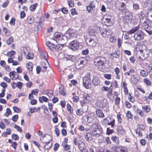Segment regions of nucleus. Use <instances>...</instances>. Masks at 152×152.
<instances>
[{
    "label": "nucleus",
    "instance_id": "f3484780",
    "mask_svg": "<svg viewBox=\"0 0 152 152\" xmlns=\"http://www.w3.org/2000/svg\"><path fill=\"white\" fill-rule=\"evenodd\" d=\"M48 138L49 139L48 141L45 142L46 144L44 146V148L45 149H48L51 146V144H50V142L51 140V137L48 135Z\"/></svg>",
    "mask_w": 152,
    "mask_h": 152
},
{
    "label": "nucleus",
    "instance_id": "6ab92c4d",
    "mask_svg": "<svg viewBox=\"0 0 152 152\" xmlns=\"http://www.w3.org/2000/svg\"><path fill=\"white\" fill-rule=\"evenodd\" d=\"M40 55L41 58L46 60L48 63L47 58V54L45 52H40Z\"/></svg>",
    "mask_w": 152,
    "mask_h": 152
},
{
    "label": "nucleus",
    "instance_id": "69168bd1",
    "mask_svg": "<svg viewBox=\"0 0 152 152\" xmlns=\"http://www.w3.org/2000/svg\"><path fill=\"white\" fill-rule=\"evenodd\" d=\"M72 99L74 102H77L79 100V98L77 96H75L72 97Z\"/></svg>",
    "mask_w": 152,
    "mask_h": 152
},
{
    "label": "nucleus",
    "instance_id": "c85d7f7f",
    "mask_svg": "<svg viewBox=\"0 0 152 152\" xmlns=\"http://www.w3.org/2000/svg\"><path fill=\"white\" fill-rule=\"evenodd\" d=\"M132 18V15L125 17L126 22L127 23H131Z\"/></svg>",
    "mask_w": 152,
    "mask_h": 152
},
{
    "label": "nucleus",
    "instance_id": "c756f323",
    "mask_svg": "<svg viewBox=\"0 0 152 152\" xmlns=\"http://www.w3.org/2000/svg\"><path fill=\"white\" fill-rule=\"evenodd\" d=\"M88 33L89 35L91 36H95L97 34L95 30L94 29H90Z\"/></svg>",
    "mask_w": 152,
    "mask_h": 152
},
{
    "label": "nucleus",
    "instance_id": "49530a36",
    "mask_svg": "<svg viewBox=\"0 0 152 152\" xmlns=\"http://www.w3.org/2000/svg\"><path fill=\"white\" fill-rule=\"evenodd\" d=\"M13 109L15 112L18 113L20 112V110L16 106L13 107Z\"/></svg>",
    "mask_w": 152,
    "mask_h": 152
},
{
    "label": "nucleus",
    "instance_id": "603ef678",
    "mask_svg": "<svg viewBox=\"0 0 152 152\" xmlns=\"http://www.w3.org/2000/svg\"><path fill=\"white\" fill-rule=\"evenodd\" d=\"M136 133L138 134L139 136L142 137V133L141 132L139 129H137L136 131Z\"/></svg>",
    "mask_w": 152,
    "mask_h": 152
},
{
    "label": "nucleus",
    "instance_id": "052dcab7",
    "mask_svg": "<svg viewBox=\"0 0 152 152\" xmlns=\"http://www.w3.org/2000/svg\"><path fill=\"white\" fill-rule=\"evenodd\" d=\"M73 142L75 145H78V144L80 143V141L78 140L77 138H75L73 140Z\"/></svg>",
    "mask_w": 152,
    "mask_h": 152
},
{
    "label": "nucleus",
    "instance_id": "6e6d98bb",
    "mask_svg": "<svg viewBox=\"0 0 152 152\" xmlns=\"http://www.w3.org/2000/svg\"><path fill=\"white\" fill-rule=\"evenodd\" d=\"M59 145L58 144L56 143L55 144L54 146L53 150L54 151H56L57 150L58 147H59Z\"/></svg>",
    "mask_w": 152,
    "mask_h": 152
},
{
    "label": "nucleus",
    "instance_id": "e433bc0d",
    "mask_svg": "<svg viewBox=\"0 0 152 152\" xmlns=\"http://www.w3.org/2000/svg\"><path fill=\"white\" fill-rule=\"evenodd\" d=\"M13 39L12 37H10L8 39H7L6 42L7 44L10 45L13 42Z\"/></svg>",
    "mask_w": 152,
    "mask_h": 152
},
{
    "label": "nucleus",
    "instance_id": "cd10ccee",
    "mask_svg": "<svg viewBox=\"0 0 152 152\" xmlns=\"http://www.w3.org/2000/svg\"><path fill=\"white\" fill-rule=\"evenodd\" d=\"M140 74L143 77H145L148 76V72L145 70H142L140 72Z\"/></svg>",
    "mask_w": 152,
    "mask_h": 152
},
{
    "label": "nucleus",
    "instance_id": "a211bd4d",
    "mask_svg": "<svg viewBox=\"0 0 152 152\" xmlns=\"http://www.w3.org/2000/svg\"><path fill=\"white\" fill-rule=\"evenodd\" d=\"M96 113L97 116L99 117L103 118L104 116L102 110L100 109H97L96 110Z\"/></svg>",
    "mask_w": 152,
    "mask_h": 152
},
{
    "label": "nucleus",
    "instance_id": "f257e3e1",
    "mask_svg": "<svg viewBox=\"0 0 152 152\" xmlns=\"http://www.w3.org/2000/svg\"><path fill=\"white\" fill-rule=\"evenodd\" d=\"M77 37L75 31L72 29H69L65 33L64 35L60 33H56L54 34L53 40L58 43H65L68 40L73 39Z\"/></svg>",
    "mask_w": 152,
    "mask_h": 152
},
{
    "label": "nucleus",
    "instance_id": "338daca9",
    "mask_svg": "<svg viewBox=\"0 0 152 152\" xmlns=\"http://www.w3.org/2000/svg\"><path fill=\"white\" fill-rule=\"evenodd\" d=\"M90 8H91L92 10H94L95 9V5L94 4H93L92 3H91L88 6Z\"/></svg>",
    "mask_w": 152,
    "mask_h": 152
},
{
    "label": "nucleus",
    "instance_id": "393cba45",
    "mask_svg": "<svg viewBox=\"0 0 152 152\" xmlns=\"http://www.w3.org/2000/svg\"><path fill=\"white\" fill-rule=\"evenodd\" d=\"M122 12L125 15V17L132 15V14L131 12H129L127 9L124 11H123Z\"/></svg>",
    "mask_w": 152,
    "mask_h": 152
},
{
    "label": "nucleus",
    "instance_id": "09e8293b",
    "mask_svg": "<svg viewBox=\"0 0 152 152\" xmlns=\"http://www.w3.org/2000/svg\"><path fill=\"white\" fill-rule=\"evenodd\" d=\"M18 115H14L12 118V119L14 122H16L18 118Z\"/></svg>",
    "mask_w": 152,
    "mask_h": 152
},
{
    "label": "nucleus",
    "instance_id": "680f3d73",
    "mask_svg": "<svg viewBox=\"0 0 152 152\" xmlns=\"http://www.w3.org/2000/svg\"><path fill=\"white\" fill-rule=\"evenodd\" d=\"M15 72L14 71L13 72H11L10 73V74H9L10 76V78H12V79H13V78L14 77H15L14 73H15Z\"/></svg>",
    "mask_w": 152,
    "mask_h": 152
},
{
    "label": "nucleus",
    "instance_id": "20e7f679",
    "mask_svg": "<svg viewBox=\"0 0 152 152\" xmlns=\"http://www.w3.org/2000/svg\"><path fill=\"white\" fill-rule=\"evenodd\" d=\"M91 130L93 136L96 137L100 136L102 132V129L101 126L96 123H94L92 125Z\"/></svg>",
    "mask_w": 152,
    "mask_h": 152
},
{
    "label": "nucleus",
    "instance_id": "864d4df0",
    "mask_svg": "<svg viewBox=\"0 0 152 152\" xmlns=\"http://www.w3.org/2000/svg\"><path fill=\"white\" fill-rule=\"evenodd\" d=\"M62 145L64 147V148L65 150L67 151L69 150L70 148V146L69 145L66 144L64 146V144L63 143L62 144Z\"/></svg>",
    "mask_w": 152,
    "mask_h": 152
},
{
    "label": "nucleus",
    "instance_id": "bb28decb",
    "mask_svg": "<svg viewBox=\"0 0 152 152\" xmlns=\"http://www.w3.org/2000/svg\"><path fill=\"white\" fill-rule=\"evenodd\" d=\"M84 145L85 144L83 142L80 141V143L78 146L80 150L82 151L84 149Z\"/></svg>",
    "mask_w": 152,
    "mask_h": 152
},
{
    "label": "nucleus",
    "instance_id": "5fc2aeb1",
    "mask_svg": "<svg viewBox=\"0 0 152 152\" xmlns=\"http://www.w3.org/2000/svg\"><path fill=\"white\" fill-rule=\"evenodd\" d=\"M20 18H24L26 15V14L24 11H22L20 12Z\"/></svg>",
    "mask_w": 152,
    "mask_h": 152
},
{
    "label": "nucleus",
    "instance_id": "b1692460",
    "mask_svg": "<svg viewBox=\"0 0 152 152\" xmlns=\"http://www.w3.org/2000/svg\"><path fill=\"white\" fill-rule=\"evenodd\" d=\"M145 31L149 34H152V28L149 25L147 28L145 29Z\"/></svg>",
    "mask_w": 152,
    "mask_h": 152
},
{
    "label": "nucleus",
    "instance_id": "de8ad7c7",
    "mask_svg": "<svg viewBox=\"0 0 152 152\" xmlns=\"http://www.w3.org/2000/svg\"><path fill=\"white\" fill-rule=\"evenodd\" d=\"M137 113H138L142 117L144 116V113H143L142 111L140 109H137Z\"/></svg>",
    "mask_w": 152,
    "mask_h": 152
},
{
    "label": "nucleus",
    "instance_id": "9b49d317",
    "mask_svg": "<svg viewBox=\"0 0 152 152\" xmlns=\"http://www.w3.org/2000/svg\"><path fill=\"white\" fill-rule=\"evenodd\" d=\"M102 36L104 37H110L111 36V32L110 30L103 28L100 31Z\"/></svg>",
    "mask_w": 152,
    "mask_h": 152
},
{
    "label": "nucleus",
    "instance_id": "39448f33",
    "mask_svg": "<svg viewBox=\"0 0 152 152\" xmlns=\"http://www.w3.org/2000/svg\"><path fill=\"white\" fill-rule=\"evenodd\" d=\"M127 2V0H117L116 2V7L122 12L126 9Z\"/></svg>",
    "mask_w": 152,
    "mask_h": 152
},
{
    "label": "nucleus",
    "instance_id": "4be33fe9",
    "mask_svg": "<svg viewBox=\"0 0 152 152\" xmlns=\"http://www.w3.org/2000/svg\"><path fill=\"white\" fill-rule=\"evenodd\" d=\"M49 49L51 50H54V45L51 43L49 42H48L46 43Z\"/></svg>",
    "mask_w": 152,
    "mask_h": 152
},
{
    "label": "nucleus",
    "instance_id": "13d9d810",
    "mask_svg": "<svg viewBox=\"0 0 152 152\" xmlns=\"http://www.w3.org/2000/svg\"><path fill=\"white\" fill-rule=\"evenodd\" d=\"M111 75L110 74H104V77L106 79L110 80L111 79Z\"/></svg>",
    "mask_w": 152,
    "mask_h": 152
},
{
    "label": "nucleus",
    "instance_id": "bf43d9fd",
    "mask_svg": "<svg viewBox=\"0 0 152 152\" xmlns=\"http://www.w3.org/2000/svg\"><path fill=\"white\" fill-rule=\"evenodd\" d=\"M140 142L142 145H145L146 143V140L144 139H142L140 140Z\"/></svg>",
    "mask_w": 152,
    "mask_h": 152
},
{
    "label": "nucleus",
    "instance_id": "dca6fc26",
    "mask_svg": "<svg viewBox=\"0 0 152 152\" xmlns=\"http://www.w3.org/2000/svg\"><path fill=\"white\" fill-rule=\"evenodd\" d=\"M92 135L91 133L87 132L84 137L85 139L87 141H91L92 140Z\"/></svg>",
    "mask_w": 152,
    "mask_h": 152
},
{
    "label": "nucleus",
    "instance_id": "c9c22d12",
    "mask_svg": "<svg viewBox=\"0 0 152 152\" xmlns=\"http://www.w3.org/2000/svg\"><path fill=\"white\" fill-rule=\"evenodd\" d=\"M15 53L16 52L15 51L11 50L7 53V56L8 57H11L14 55L15 54Z\"/></svg>",
    "mask_w": 152,
    "mask_h": 152
},
{
    "label": "nucleus",
    "instance_id": "c03bdc74",
    "mask_svg": "<svg viewBox=\"0 0 152 152\" xmlns=\"http://www.w3.org/2000/svg\"><path fill=\"white\" fill-rule=\"evenodd\" d=\"M112 90H109L108 91V92L107 94V96L108 98L110 99H111V96L112 95Z\"/></svg>",
    "mask_w": 152,
    "mask_h": 152
},
{
    "label": "nucleus",
    "instance_id": "423d86ee",
    "mask_svg": "<svg viewBox=\"0 0 152 152\" xmlns=\"http://www.w3.org/2000/svg\"><path fill=\"white\" fill-rule=\"evenodd\" d=\"M83 85L86 88L89 89L91 88L92 86L89 73L83 77Z\"/></svg>",
    "mask_w": 152,
    "mask_h": 152
},
{
    "label": "nucleus",
    "instance_id": "f8f14e48",
    "mask_svg": "<svg viewBox=\"0 0 152 152\" xmlns=\"http://www.w3.org/2000/svg\"><path fill=\"white\" fill-rule=\"evenodd\" d=\"M131 80L133 83L136 84L138 83L140 80V77L139 75H132Z\"/></svg>",
    "mask_w": 152,
    "mask_h": 152
},
{
    "label": "nucleus",
    "instance_id": "4d7b16f0",
    "mask_svg": "<svg viewBox=\"0 0 152 152\" xmlns=\"http://www.w3.org/2000/svg\"><path fill=\"white\" fill-rule=\"evenodd\" d=\"M115 122V120L113 119L110 122H108L107 124L109 125H111V127H113L114 126V123Z\"/></svg>",
    "mask_w": 152,
    "mask_h": 152
},
{
    "label": "nucleus",
    "instance_id": "4468645a",
    "mask_svg": "<svg viewBox=\"0 0 152 152\" xmlns=\"http://www.w3.org/2000/svg\"><path fill=\"white\" fill-rule=\"evenodd\" d=\"M117 132L119 135L124 134L125 133V130L123 129L122 126H119L117 128Z\"/></svg>",
    "mask_w": 152,
    "mask_h": 152
},
{
    "label": "nucleus",
    "instance_id": "58836bf2",
    "mask_svg": "<svg viewBox=\"0 0 152 152\" xmlns=\"http://www.w3.org/2000/svg\"><path fill=\"white\" fill-rule=\"evenodd\" d=\"M59 92L63 96H65L66 95V93L64 92V89L63 88H61L60 87H59Z\"/></svg>",
    "mask_w": 152,
    "mask_h": 152
},
{
    "label": "nucleus",
    "instance_id": "a19ab883",
    "mask_svg": "<svg viewBox=\"0 0 152 152\" xmlns=\"http://www.w3.org/2000/svg\"><path fill=\"white\" fill-rule=\"evenodd\" d=\"M120 98L119 97H116L115 99V103L116 105H118L120 103Z\"/></svg>",
    "mask_w": 152,
    "mask_h": 152
},
{
    "label": "nucleus",
    "instance_id": "72a5a7b5",
    "mask_svg": "<svg viewBox=\"0 0 152 152\" xmlns=\"http://www.w3.org/2000/svg\"><path fill=\"white\" fill-rule=\"evenodd\" d=\"M37 6V3L31 5L30 7V10L32 12L34 11L35 10Z\"/></svg>",
    "mask_w": 152,
    "mask_h": 152
},
{
    "label": "nucleus",
    "instance_id": "774afa93",
    "mask_svg": "<svg viewBox=\"0 0 152 152\" xmlns=\"http://www.w3.org/2000/svg\"><path fill=\"white\" fill-rule=\"evenodd\" d=\"M149 25L146 22V21H144L142 25V26L144 27L145 29L146 28H147V27H148Z\"/></svg>",
    "mask_w": 152,
    "mask_h": 152
},
{
    "label": "nucleus",
    "instance_id": "0eeeda50",
    "mask_svg": "<svg viewBox=\"0 0 152 152\" xmlns=\"http://www.w3.org/2000/svg\"><path fill=\"white\" fill-rule=\"evenodd\" d=\"M112 18L113 17L111 15L106 14L103 18V21L106 26H111L113 25V20L112 19Z\"/></svg>",
    "mask_w": 152,
    "mask_h": 152
},
{
    "label": "nucleus",
    "instance_id": "4c0bfd02",
    "mask_svg": "<svg viewBox=\"0 0 152 152\" xmlns=\"http://www.w3.org/2000/svg\"><path fill=\"white\" fill-rule=\"evenodd\" d=\"M28 22L31 24L34 22V19L30 17H28L27 18Z\"/></svg>",
    "mask_w": 152,
    "mask_h": 152
},
{
    "label": "nucleus",
    "instance_id": "473e14b6",
    "mask_svg": "<svg viewBox=\"0 0 152 152\" xmlns=\"http://www.w3.org/2000/svg\"><path fill=\"white\" fill-rule=\"evenodd\" d=\"M111 139L115 143L118 144L119 141L118 138L116 136H113L112 137Z\"/></svg>",
    "mask_w": 152,
    "mask_h": 152
},
{
    "label": "nucleus",
    "instance_id": "8fccbe9b",
    "mask_svg": "<svg viewBox=\"0 0 152 152\" xmlns=\"http://www.w3.org/2000/svg\"><path fill=\"white\" fill-rule=\"evenodd\" d=\"M75 66L76 68L78 69H80L82 67V66H80L79 62H77L75 63Z\"/></svg>",
    "mask_w": 152,
    "mask_h": 152
},
{
    "label": "nucleus",
    "instance_id": "79ce46f5",
    "mask_svg": "<svg viewBox=\"0 0 152 152\" xmlns=\"http://www.w3.org/2000/svg\"><path fill=\"white\" fill-rule=\"evenodd\" d=\"M68 4L69 7H72L74 6V1L71 0H68Z\"/></svg>",
    "mask_w": 152,
    "mask_h": 152
},
{
    "label": "nucleus",
    "instance_id": "ddd939ff",
    "mask_svg": "<svg viewBox=\"0 0 152 152\" xmlns=\"http://www.w3.org/2000/svg\"><path fill=\"white\" fill-rule=\"evenodd\" d=\"M92 83L94 86H97L99 85L100 83V80L97 77H94L92 80Z\"/></svg>",
    "mask_w": 152,
    "mask_h": 152
},
{
    "label": "nucleus",
    "instance_id": "9d476101",
    "mask_svg": "<svg viewBox=\"0 0 152 152\" xmlns=\"http://www.w3.org/2000/svg\"><path fill=\"white\" fill-rule=\"evenodd\" d=\"M112 150L113 152H127L126 148L122 146H113Z\"/></svg>",
    "mask_w": 152,
    "mask_h": 152
},
{
    "label": "nucleus",
    "instance_id": "f704fd0d",
    "mask_svg": "<svg viewBox=\"0 0 152 152\" xmlns=\"http://www.w3.org/2000/svg\"><path fill=\"white\" fill-rule=\"evenodd\" d=\"M144 82L148 86H150L151 84L150 80L148 78H145L143 80Z\"/></svg>",
    "mask_w": 152,
    "mask_h": 152
},
{
    "label": "nucleus",
    "instance_id": "f03ea898",
    "mask_svg": "<svg viewBox=\"0 0 152 152\" xmlns=\"http://www.w3.org/2000/svg\"><path fill=\"white\" fill-rule=\"evenodd\" d=\"M140 28L139 25L136 27L133 28L131 29L127 32V33L129 34H134V37L135 40L140 41L142 40L144 38V33L141 30H140Z\"/></svg>",
    "mask_w": 152,
    "mask_h": 152
},
{
    "label": "nucleus",
    "instance_id": "37998d69",
    "mask_svg": "<svg viewBox=\"0 0 152 152\" xmlns=\"http://www.w3.org/2000/svg\"><path fill=\"white\" fill-rule=\"evenodd\" d=\"M111 55L113 56V57L117 58H118L119 56V54L117 52L113 53L111 54Z\"/></svg>",
    "mask_w": 152,
    "mask_h": 152
},
{
    "label": "nucleus",
    "instance_id": "2f4dec72",
    "mask_svg": "<svg viewBox=\"0 0 152 152\" xmlns=\"http://www.w3.org/2000/svg\"><path fill=\"white\" fill-rule=\"evenodd\" d=\"M133 10L135 11H137L139 8V6L137 4H133Z\"/></svg>",
    "mask_w": 152,
    "mask_h": 152
},
{
    "label": "nucleus",
    "instance_id": "a878e982",
    "mask_svg": "<svg viewBox=\"0 0 152 152\" xmlns=\"http://www.w3.org/2000/svg\"><path fill=\"white\" fill-rule=\"evenodd\" d=\"M90 97L88 96L87 94H85L83 95V100L85 101V102L87 103L89 102Z\"/></svg>",
    "mask_w": 152,
    "mask_h": 152
},
{
    "label": "nucleus",
    "instance_id": "7c9ffc66",
    "mask_svg": "<svg viewBox=\"0 0 152 152\" xmlns=\"http://www.w3.org/2000/svg\"><path fill=\"white\" fill-rule=\"evenodd\" d=\"M84 112L82 108L77 109V110L76 113L77 115L81 116L83 114Z\"/></svg>",
    "mask_w": 152,
    "mask_h": 152
},
{
    "label": "nucleus",
    "instance_id": "1a4fd4ad",
    "mask_svg": "<svg viewBox=\"0 0 152 152\" xmlns=\"http://www.w3.org/2000/svg\"><path fill=\"white\" fill-rule=\"evenodd\" d=\"M69 47L72 50H76L80 47L79 43L76 40H73L69 43Z\"/></svg>",
    "mask_w": 152,
    "mask_h": 152
},
{
    "label": "nucleus",
    "instance_id": "3c124183",
    "mask_svg": "<svg viewBox=\"0 0 152 152\" xmlns=\"http://www.w3.org/2000/svg\"><path fill=\"white\" fill-rule=\"evenodd\" d=\"M21 54L22 55L23 54H24L25 55L26 54V48H25L23 47L21 48Z\"/></svg>",
    "mask_w": 152,
    "mask_h": 152
},
{
    "label": "nucleus",
    "instance_id": "2eb2a0df",
    "mask_svg": "<svg viewBox=\"0 0 152 152\" xmlns=\"http://www.w3.org/2000/svg\"><path fill=\"white\" fill-rule=\"evenodd\" d=\"M86 43L88 46L93 47L95 46L96 42L94 39L92 38H90L88 41L86 42Z\"/></svg>",
    "mask_w": 152,
    "mask_h": 152
},
{
    "label": "nucleus",
    "instance_id": "0e129e2a",
    "mask_svg": "<svg viewBox=\"0 0 152 152\" xmlns=\"http://www.w3.org/2000/svg\"><path fill=\"white\" fill-rule=\"evenodd\" d=\"M89 53V51L88 49H86L83 50L82 51V53L84 55H87Z\"/></svg>",
    "mask_w": 152,
    "mask_h": 152
},
{
    "label": "nucleus",
    "instance_id": "ea45409f",
    "mask_svg": "<svg viewBox=\"0 0 152 152\" xmlns=\"http://www.w3.org/2000/svg\"><path fill=\"white\" fill-rule=\"evenodd\" d=\"M12 139L15 140H18L19 139V137L16 134H13L12 135Z\"/></svg>",
    "mask_w": 152,
    "mask_h": 152
},
{
    "label": "nucleus",
    "instance_id": "5701e85b",
    "mask_svg": "<svg viewBox=\"0 0 152 152\" xmlns=\"http://www.w3.org/2000/svg\"><path fill=\"white\" fill-rule=\"evenodd\" d=\"M142 109L146 113H148L151 110L150 106L149 105L142 106Z\"/></svg>",
    "mask_w": 152,
    "mask_h": 152
},
{
    "label": "nucleus",
    "instance_id": "aec40b11",
    "mask_svg": "<svg viewBox=\"0 0 152 152\" xmlns=\"http://www.w3.org/2000/svg\"><path fill=\"white\" fill-rule=\"evenodd\" d=\"M62 43L63 44L58 45L54 47V49L56 51H61L63 47L62 45L64 43Z\"/></svg>",
    "mask_w": 152,
    "mask_h": 152
},
{
    "label": "nucleus",
    "instance_id": "6e6552de",
    "mask_svg": "<svg viewBox=\"0 0 152 152\" xmlns=\"http://www.w3.org/2000/svg\"><path fill=\"white\" fill-rule=\"evenodd\" d=\"M94 118V114L89 113L86 115L83 116L82 119L85 122L90 123L93 121Z\"/></svg>",
    "mask_w": 152,
    "mask_h": 152
},
{
    "label": "nucleus",
    "instance_id": "e2e57ef3",
    "mask_svg": "<svg viewBox=\"0 0 152 152\" xmlns=\"http://www.w3.org/2000/svg\"><path fill=\"white\" fill-rule=\"evenodd\" d=\"M71 107L69 104H67V109L68 111H69L70 113H72V111L71 110Z\"/></svg>",
    "mask_w": 152,
    "mask_h": 152
},
{
    "label": "nucleus",
    "instance_id": "412c9836",
    "mask_svg": "<svg viewBox=\"0 0 152 152\" xmlns=\"http://www.w3.org/2000/svg\"><path fill=\"white\" fill-rule=\"evenodd\" d=\"M33 65L31 62H29L27 64V70L29 72L32 71Z\"/></svg>",
    "mask_w": 152,
    "mask_h": 152
},
{
    "label": "nucleus",
    "instance_id": "7ed1b4c3",
    "mask_svg": "<svg viewBox=\"0 0 152 152\" xmlns=\"http://www.w3.org/2000/svg\"><path fill=\"white\" fill-rule=\"evenodd\" d=\"M106 61V59L104 57L98 56L94 59V64L100 70H102L105 68V64Z\"/></svg>",
    "mask_w": 152,
    "mask_h": 152
},
{
    "label": "nucleus",
    "instance_id": "a18cd8bd",
    "mask_svg": "<svg viewBox=\"0 0 152 152\" xmlns=\"http://www.w3.org/2000/svg\"><path fill=\"white\" fill-rule=\"evenodd\" d=\"M126 116L129 118H132V115L130 111H128L126 114Z\"/></svg>",
    "mask_w": 152,
    "mask_h": 152
}]
</instances>
